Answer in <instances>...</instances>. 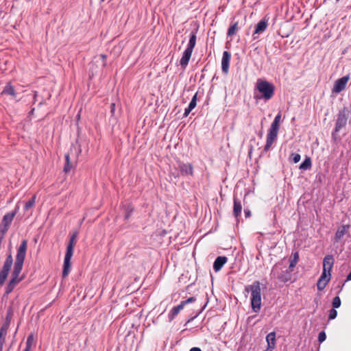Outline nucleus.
Returning a JSON list of instances; mask_svg holds the SVG:
<instances>
[{
  "label": "nucleus",
  "instance_id": "obj_19",
  "mask_svg": "<svg viewBox=\"0 0 351 351\" xmlns=\"http://www.w3.org/2000/svg\"><path fill=\"white\" fill-rule=\"evenodd\" d=\"M267 22L265 20H261L255 27L254 35L265 32L267 27Z\"/></svg>",
  "mask_w": 351,
  "mask_h": 351
},
{
  "label": "nucleus",
  "instance_id": "obj_43",
  "mask_svg": "<svg viewBox=\"0 0 351 351\" xmlns=\"http://www.w3.org/2000/svg\"><path fill=\"white\" fill-rule=\"evenodd\" d=\"M107 57H108L107 55H104V54L100 55V58L102 59V60H104L105 59H106Z\"/></svg>",
  "mask_w": 351,
  "mask_h": 351
},
{
  "label": "nucleus",
  "instance_id": "obj_1",
  "mask_svg": "<svg viewBox=\"0 0 351 351\" xmlns=\"http://www.w3.org/2000/svg\"><path fill=\"white\" fill-rule=\"evenodd\" d=\"M27 249V241L26 239H23L17 249L15 262L14 263V269L11 274V279L6 285L4 295L10 294L14 290L16 285L23 280V277H20L19 276L23 269Z\"/></svg>",
  "mask_w": 351,
  "mask_h": 351
},
{
  "label": "nucleus",
  "instance_id": "obj_24",
  "mask_svg": "<svg viewBox=\"0 0 351 351\" xmlns=\"http://www.w3.org/2000/svg\"><path fill=\"white\" fill-rule=\"evenodd\" d=\"M239 29V22L236 21L229 27L227 32V36L229 37L233 36L234 35L236 34Z\"/></svg>",
  "mask_w": 351,
  "mask_h": 351
},
{
  "label": "nucleus",
  "instance_id": "obj_42",
  "mask_svg": "<svg viewBox=\"0 0 351 351\" xmlns=\"http://www.w3.org/2000/svg\"><path fill=\"white\" fill-rule=\"evenodd\" d=\"M189 351H202V350L199 348H192Z\"/></svg>",
  "mask_w": 351,
  "mask_h": 351
},
{
  "label": "nucleus",
  "instance_id": "obj_38",
  "mask_svg": "<svg viewBox=\"0 0 351 351\" xmlns=\"http://www.w3.org/2000/svg\"><path fill=\"white\" fill-rule=\"evenodd\" d=\"M10 324H9V323H8V322H5L3 324V325L1 326V330H3V331H5L6 332H8V328H9Z\"/></svg>",
  "mask_w": 351,
  "mask_h": 351
},
{
  "label": "nucleus",
  "instance_id": "obj_4",
  "mask_svg": "<svg viewBox=\"0 0 351 351\" xmlns=\"http://www.w3.org/2000/svg\"><path fill=\"white\" fill-rule=\"evenodd\" d=\"M281 120V113L279 112L271 123L267 134L266 144L264 147L265 152H268L271 147L274 141L277 139L280 123Z\"/></svg>",
  "mask_w": 351,
  "mask_h": 351
},
{
  "label": "nucleus",
  "instance_id": "obj_7",
  "mask_svg": "<svg viewBox=\"0 0 351 351\" xmlns=\"http://www.w3.org/2000/svg\"><path fill=\"white\" fill-rule=\"evenodd\" d=\"M349 80V76H343L337 80H336L334 87L332 88V92L335 93H339L343 90L346 88V84Z\"/></svg>",
  "mask_w": 351,
  "mask_h": 351
},
{
  "label": "nucleus",
  "instance_id": "obj_2",
  "mask_svg": "<svg viewBox=\"0 0 351 351\" xmlns=\"http://www.w3.org/2000/svg\"><path fill=\"white\" fill-rule=\"evenodd\" d=\"M255 89L259 93V95H254V98L256 99L269 101L273 98L275 94V86L263 79L257 80Z\"/></svg>",
  "mask_w": 351,
  "mask_h": 351
},
{
  "label": "nucleus",
  "instance_id": "obj_46",
  "mask_svg": "<svg viewBox=\"0 0 351 351\" xmlns=\"http://www.w3.org/2000/svg\"><path fill=\"white\" fill-rule=\"evenodd\" d=\"M29 350H30V348L26 347L25 349L24 350V351H29Z\"/></svg>",
  "mask_w": 351,
  "mask_h": 351
},
{
  "label": "nucleus",
  "instance_id": "obj_15",
  "mask_svg": "<svg viewBox=\"0 0 351 351\" xmlns=\"http://www.w3.org/2000/svg\"><path fill=\"white\" fill-rule=\"evenodd\" d=\"M227 258L226 256H218L214 263H213V269L215 271H219L221 270L222 267L227 262Z\"/></svg>",
  "mask_w": 351,
  "mask_h": 351
},
{
  "label": "nucleus",
  "instance_id": "obj_5",
  "mask_svg": "<svg viewBox=\"0 0 351 351\" xmlns=\"http://www.w3.org/2000/svg\"><path fill=\"white\" fill-rule=\"evenodd\" d=\"M77 236V232H75L71 236L69 243L66 247V252L64 256V265H63V270H62V277L65 278L68 276L70 267H71V259L73 254V248L76 244V239Z\"/></svg>",
  "mask_w": 351,
  "mask_h": 351
},
{
  "label": "nucleus",
  "instance_id": "obj_31",
  "mask_svg": "<svg viewBox=\"0 0 351 351\" xmlns=\"http://www.w3.org/2000/svg\"><path fill=\"white\" fill-rule=\"evenodd\" d=\"M341 306V299L339 296H336L332 300V306L335 308H339Z\"/></svg>",
  "mask_w": 351,
  "mask_h": 351
},
{
  "label": "nucleus",
  "instance_id": "obj_40",
  "mask_svg": "<svg viewBox=\"0 0 351 351\" xmlns=\"http://www.w3.org/2000/svg\"><path fill=\"white\" fill-rule=\"evenodd\" d=\"M132 210H133V208H131L130 211H128L125 213V219H128L130 217V214L132 212Z\"/></svg>",
  "mask_w": 351,
  "mask_h": 351
},
{
  "label": "nucleus",
  "instance_id": "obj_26",
  "mask_svg": "<svg viewBox=\"0 0 351 351\" xmlns=\"http://www.w3.org/2000/svg\"><path fill=\"white\" fill-rule=\"evenodd\" d=\"M312 162L310 158H306L300 165V169L306 170L311 167Z\"/></svg>",
  "mask_w": 351,
  "mask_h": 351
},
{
  "label": "nucleus",
  "instance_id": "obj_23",
  "mask_svg": "<svg viewBox=\"0 0 351 351\" xmlns=\"http://www.w3.org/2000/svg\"><path fill=\"white\" fill-rule=\"evenodd\" d=\"M2 94L11 95L13 97H16V92L14 86L10 82H8L2 91Z\"/></svg>",
  "mask_w": 351,
  "mask_h": 351
},
{
  "label": "nucleus",
  "instance_id": "obj_10",
  "mask_svg": "<svg viewBox=\"0 0 351 351\" xmlns=\"http://www.w3.org/2000/svg\"><path fill=\"white\" fill-rule=\"evenodd\" d=\"M230 58L231 55L230 52L227 51H223L221 59V69L225 74L228 73Z\"/></svg>",
  "mask_w": 351,
  "mask_h": 351
},
{
  "label": "nucleus",
  "instance_id": "obj_6",
  "mask_svg": "<svg viewBox=\"0 0 351 351\" xmlns=\"http://www.w3.org/2000/svg\"><path fill=\"white\" fill-rule=\"evenodd\" d=\"M13 265V258L11 252L7 255L5 261L0 270V286L4 284L5 279L10 271L12 265Z\"/></svg>",
  "mask_w": 351,
  "mask_h": 351
},
{
  "label": "nucleus",
  "instance_id": "obj_8",
  "mask_svg": "<svg viewBox=\"0 0 351 351\" xmlns=\"http://www.w3.org/2000/svg\"><path fill=\"white\" fill-rule=\"evenodd\" d=\"M347 120L348 117L346 113L344 112H340L337 119L334 132L337 133L344 128L346 125Z\"/></svg>",
  "mask_w": 351,
  "mask_h": 351
},
{
  "label": "nucleus",
  "instance_id": "obj_18",
  "mask_svg": "<svg viewBox=\"0 0 351 351\" xmlns=\"http://www.w3.org/2000/svg\"><path fill=\"white\" fill-rule=\"evenodd\" d=\"M197 29H195L194 31H192L190 34V39H189V43H188V45H187V47L186 49H188V50H190V51H193V49L195 46V44H196V39H197V36H196V34H197Z\"/></svg>",
  "mask_w": 351,
  "mask_h": 351
},
{
  "label": "nucleus",
  "instance_id": "obj_29",
  "mask_svg": "<svg viewBox=\"0 0 351 351\" xmlns=\"http://www.w3.org/2000/svg\"><path fill=\"white\" fill-rule=\"evenodd\" d=\"M7 332L0 329V350H3V347L5 341Z\"/></svg>",
  "mask_w": 351,
  "mask_h": 351
},
{
  "label": "nucleus",
  "instance_id": "obj_32",
  "mask_svg": "<svg viewBox=\"0 0 351 351\" xmlns=\"http://www.w3.org/2000/svg\"><path fill=\"white\" fill-rule=\"evenodd\" d=\"M33 343H34V335L32 334H31L27 338L26 347L31 348Z\"/></svg>",
  "mask_w": 351,
  "mask_h": 351
},
{
  "label": "nucleus",
  "instance_id": "obj_3",
  "mask_svg": "<svg viewBox=\"0 0 351 351\" xmlns=\"http://www.w3.org/2000/svg\"><path fill=\"white\" fill-rule=\"evenodd\" d=\"M247 291L251 293V306L254 313H258L261 308V289L259 281L256 280L252 285L245 287Z\"/></svg>",
  "mask_w": 351,
  "mask_h": 351
},
{
  "label": "nucleus",
  "instance_id": "obj_13",
  "mask_svg": "<svg viewBox=\"0 0 351 351\" xmlns=\"http://www.w3.org/2000/svg\"><path fill=\"white\" fill-rule=\"evenodd\" d=\"M350 225H343L338 228L335 235V241L338 242L348 231Z\"/></svg>",
  "mask_w": 351,
  "mask_h": 351
},
{
  "label": "nucleus",
  "instance_id": "obj_47",
  "mask_svg": "<svg viewBox=\"0 0 351 351\" xmlns=\"http://www.w3.org/2000/svg\"><path fill=\"white\" fill-rule=\"evenodd\" d=\"M34 108H33L32 110H31V113H33L34 112Z\"/></svg>",
  "mask_w": 351,
  "mask_h": 351
},
{
  "label": "nucleus",
  "instance_id": "obj_44",
  "mask_svg": "<svg viewBox=\"0 0 351 351\" xmlns=\"http://www.w3.org/2000/svg\"><path fill=\"white\" fill-rule=\"evenodd\" d=\"M346 280H351V271L349 273V274L347 276Z\"/></svg>",
  "mask_w": 351,
  "mask_h": 351
},
{
  "label": "nucleus",
  "instance_id": "obj_28",
  "mask_svg": "<svg viewBox=\"0 0 351 351\" xmlns=\"http://www.w3.org/2000/svg\"><path fill=\"white\" fill-rule=\"evenodd\" d=\"M13 314H14V311H13L12 307V306H9L8 310H7V314H6L5 322L10 324L11 320H12V317H13Z\"/></svg>",
  "mask_w": 351,
  "mask_h": 351
},
{
  "label": "nucleus",
  "instance_id": "obj_41",
  "mask_svg": "<svg viewBox=\"0 0 351 351\" xmlns=\"http://www.w3.org/2000/svg\"><path fill=\"white\" fill-rule=\"evenodd\" d=\"M244 213H245V215L246 217H249L250 215V211L248 210H245Z\"/></svg>",
  "mask_w": 351,
  "mask_h": 351
},
{
  "label": "nucleus",
  "instance_id": "obj_36",
  "mask_svg": "<svg viewBox=\"0 0 351 351\" xmlns=\"http://www.w3.org/2000/svg\"><path fill=\"white\" fill-rule=\"evenodd\" d=\"M326 335L324 331L319 332V336H318V341L320 343L326 340Z\"/></svg>",
  "mask_w": 351,
  "mask_h": 351
},
{
  "label": "nucleus",
  "instance_id": "obj_22",
  "mask_svg": "<svg viewBox=\"0 0 351 351\" xmlns=\"http://www.w3.org/2000/svg\"><path fill=\"white\" fill-rule=\"evenodd\" d=\"M184 307V304L181 302L180 304L176 306H174L169 315V318L170 320H173L176 316H177V315L180 312V311H182Z\"/></svg>",
  "mask_w": 351,
  "mask_h": 351
},
{
  "label": "nucleus",
  "instance_id": "obj_9",
  "mask_svg": "<svg viewBox=\"0 0 351 351\" xmlns=\"http://www.w3.org/2000/svg\"><path fill=\"white\" fill-rule=\"evenodd\" d=\"M330 273H326L325 271H322V274L317 283V287L319 291H322L325 289L330 280Z\"/></svg>",
  "mask_w": 351,
  "mask_h": 351
},
{
  "label": "nucleus",
  "instance_id": "obj_35",
  "mask_svg": "<svg viewBox=\"0 0 351 351\" xmlns=\"http://www.w3.org/2000/svg\"><path fill=\"white\" fill-rule=\"evenodd\" d=\"M8 229H9V227H8V226H7L4 225L3 223H2L1 222V224H0V232H1V234H6V232H8Z\"/></svg>",
  "mask_w": 351,
  "mask_h": 351
},
{
  "label": "nucleus",
  "instance_id": "obj_21",
  "mask_svg": "<svg viewBox=\"0 0 351 351\" xmlns=\"http://www.w3.org/2000/svg\"><path fill=\"white\" fill-rule=\"evenodd\" d=\"M266 341L268 346L267 350H273L276 344V333L274 332L269 333L266 337Z\"/></svg>",
  "mask_w": 351,
  "mask_h": 351
},
{
  "label": "nucleus",
  "instance_id": "obj_48",
  "mask_svg": "<svg viewBox=\"0 0 351 351\" xmlns=\"http://www.w3.org/2000/svg\"><path fill=\"white\" fill-rule=\"evenodd\" d=\"M0 351H2V350H0Z\"/></svg>",
  "mask_w": 351,
  "mask_h": 351
},
{
  "label": "nucleus",
  "instance_id": "obj_11",
  "mask_svg": "<svg viewBox=\"0 0 351 351\" xmlns=\"http://www.w3.org/2000/svg\"><path fill=\"white\" fill-rule=\"evenodd\" d=\"M334 264V258L332 255H326L323 260V271L330 273Z\"/></svg>",
  "mask_w": 351,
  "mask_h": 351
},
{
  "label": "nucleus",
  "instance_id": "obj_27",
  "mask_svg": "<svg viewBox=\"0 0 351 351\" xmlns=\"http://www.w3.org/2000/svg\"><path fill=\"white\" fill-rule=\"evenodd\" d=\"M36 196V195H34L31 199H29L25 204L24 210H28L29 208L34 206L35 204Z\"/></svg>",
  "mask_w": 351,
  "mask_h": 351
},
{
  "label": "nucleus",
  "instance_id": "obj_39",
  "mask_svg": "<svg viewBox=\"0 0 351 351\" xmlns=\"http://www.w3.org/2000/svg\"><path fill=\"white\" fill-rule=\"evenodd\" d=\"M282 282H287L290 279V277H284L282 276H279L278 277Z\"/></svg>",
  "mask_w": 351,
  "mask_h": 351
},
{
  "label": "nucleus",
  "instance_id": "obj_20",
  "mask_svg": "<svg viewBox=\"0 0 351 351\" xmlns=\"http://www.w3.org/2000/svg\"><path fill=\"white\" fill-rule=\"evenodd\" d=\"M197 93H196L193 95V97L191 99V102L189 104V106L185 109L184 114V117H187L189 114V113L195 108V106L197 105Z\"/></svg>",
  "mask_w": 351,
  "mask_h": 351
},
{
  "label": "nucleus",
  "instance_id": "obj_25",
  "mask_svg": "<svg viewBox=\"0 0 351 351\" xmlns=\"http://www.w3.org/2000/svg\"><path fill=\"white\" fill-rule=\"evenodd\" d=\"M73 167V165L70 162V154L67 153L65 154V164L63 169L64 172L66 173L70 172Z\"/></svg>",
  "mask_w": 351,
  "mask_h": 351
},
{
  "label": "nucleus",
  "instance_id": "obj_37",
  "mask_svg": "<svg viewBox=\"0 0 351 351\" xmlns=\"http://www.w3.org/2000/svg\"><path fill=\"white\" fill-rule=\"evenodd\" d=\"M195 298L194 297H190L187 300L182 301V302L184 304V305H186L189 303H191L195 301Z\"/></svg>",
  "mask_w": 351,
  "mask_h": 351
},
{
  "label": "nucleus",
  "instance_id": "obj_30",
  "mask_svg": "<svg viewBox=\"0 0 351 351\" xmlns=\"http://www.w3.org/2000/svg\"><path fill=\"white\" fill-rule=\"evenodd\" d=\"M298 260H299L298 253L295 252L294 254L293 259L291 260V263H290L289 269H291V271H292V269L295 266V265L297 264Z\"/></svg>",
  "mask_w": 351,
  "mask_h": 351
},
{
  "label": "nucleus",
  "instance_id": "obj_33",
  "mask_svg": "<svg viewBox=\"0 0 351 351\" xmlns=\"http://www.w3.org/2000/svg\"><path fill=\"white\" fill-rule=\"evenodd\" d=\"M337 315V311L335 309V308H331L329 311V315H328L329 319H334L335 318H336Z\"/></svg>",
  "mask_w": 351,
  "mask_h": 351
},
{
  "label": "nucleus",
  "instance_id": "obj_14",
  "mask_svg": "<svg viewBox=\"0 0 351 351\" xmlns=\"http://www.w3.org/2000/svg\"><path fill=\"white\" fill-rule=\"evenodd\" d=\"M193 51L185 49L183 53L182 57L180 59V64L183 69H185L189 64Z\"/></svg>",
  "mask_w": 351,
  "mask_h": 351
},
{
  "label": "nucleus",
  "instance_id": "obj_12",
  "mask_svg": "<svg viewBox=\"0 0 351 351\" xmlns=\"http://www.w3.org/2000/svg\"><path fill=\"white\" fill-rule=\"evenodd\" d=\"M178 167L182 176L190 175L193 176V167L190 163L180 162Z\"/></svg>",
  "mask_w": 351,
  "mask_h": 351
},
{
  "label": "nucleus",
  "instance_id": "obj_17",
  "mask_svg": "<svg viewBox=\"0 0 351 351\" xmlns=\"http://www.w3.org/2000/svg\"><path fill=\"white\" fill-rule=\"evenodd\" d=\"M242 211V205L241 201L237 198L234 197V206H233V215L234 216L238 219L239 217L241 216Z\"/></svg>",
  "mask_w": 351,
  "mask_h": 351
},
{
  "label": "nucleus",
  "instance_id": "obj_45",
  "mask_svg": "<svg viewBox=\"0 0 351 351\" xmlns=\"http://www.w3.org/2000/svg\"><path fill=\"white\" fill-rule=\"evenodd\" d=\"M37 95H38V92L37 91H34V99L36 100V98L37 97Z\"/></svg>",
  "mask_w": 351,
  "mask_h": 351
},
{
  "label": "nucleus",
  "instance_id": "obj_16",
  "mask_svg": "<svg viewBox=\"0 0 351 351\" xmlns=\"http://www.w3.org/2000/svg\"><path fill=\"white\" fill-rule=\"evenodd\" d=\"M16 213H17V211L16 209L15 210H14L12 212L5 214L2 219L1 223L10 228V226L12 223L13 219L14 218Z\"/></svg>",
  "mask_w": 351,
  "mask_h": 351
},
{
  "label": "nucleus",
  "instance_id": "obj_34",
  "mask_svg": "<svg viewBox=\"0 0 351 351\" xmlns=\"http://www.w3.org/2000/svg\"><path fill=\"white\" fill-rule=\"evenodd\" d=\"M291 158L294 163H297L300 160L301 156L299 154H292Z\"/></svg>",
  "mask_w": 351,
  "mask_h": 351
}]
</instances>
